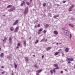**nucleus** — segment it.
Listing matches in <instances>:
<instances>
[{"instance_id": "20", "label": "nucleus", "mask_w": 75, "mask_h": 75, "mask_svg": "<svg viewBox=\"0 0 75 75\" xmlns=\"http://www.w3.org/2000/svg\"><path fill=\"white\" fill-rule=\"evenodd\" d=\"M15 67H14V68H15V69H16V68H17V64H16L15 63Z\"/></svg>"}, {"instance_id": "28", "label": "nucleus", "mask_w": 75, "mask_h": 75, "mask_svg": "<svg viewBox=\"0 0 75 75\" xmlns=\"http://www.w3.org/2000/svg\"><path fill=\"white\" fill-rule=\"evenodd\" d=\"M38 41H39V40H37L35 42V44H37V43L38 42Z\"/></svg>"}, {"instance_id": "51", "label": "nucleus", "mask_w": 75, "mask_h": 75, "mask_svg": "<svg viewBox=\"0 0 75 75\" xmlns=\"http://www.w3.org/2000/svg\"><path fill=\"white\" fill-rule=\"evenodd\" d=\"M11 75H14V74H13V72L12 73V74Z\"/></svg>"}, {"instance_id": "15", "label": "nucleus", "mask_w": 75, "mask_h": 75, "mask_svg": "<svg viewBox=\"0 0 75 75\" xmlns=\"http://www.w3.org/2000/svg\"><path fill=\"white\" fill-rule=\"evenodd\" d=\"M25 61L26 62L28 61V58L27 57H26L25 58Z\"/></svg>"}, {"instance_id": "42", "label": "nucleus", "mask_w": 75, "mask_h": 75, "mask_svg": "<svg viewBox=\"0 0 75 75\" xmlns=\"http://www.w3.org/2000/svg\"><path fill=\"white\" fill-rule=\"evenodd\" d=\"M46 41H47V39H45V41H44V42H46Z\"/></svg>"}, {"instance_id": "18", "label": "nucleus", "mask_w": 75, "mask_h": 75, "mask_svg": "<svg viewBox=\"0 0 75 75\" xmlns=\"http://www.w3.org/2000/svg\"><path fill=\"white\" fill-rule=\"evenodd\" d=\"M53 66L54 67H58V65L57 64H54L53 65Z\"/></svg>"}, {"instance_id": "47", "label": "nucleus", "mask_w": 75, "mask_h": 75, "mask_svg": "<svg viewBox=\"0 0 75 75\" xmlns=\"http://www.w3.org/2000/svg\"><path fill=\"white\" fill-rule=\"evenodd\" d=\"M68 62L69 64H71V63L70 61H69Z\"/></svg>"}, {"instance_id": "10", "label": "nucleus", "mask_w": 75, "mask_h": 75, "mask_svg": "<svg viewBox=\"0 0 75 75\" xmlns=\"http://www.w3.org/2000/svg\"><path fill=\"white\" fill-rule=\"evenodd\" d=\"M65 51L66 52H68L69 51V48L68 47L66 48L65 49Z\"/></svg>"}, {"instance_id": "16", "label": "nucleus", "mask_w": 75, "mask_h": 75, "mask_svg": "<svg viewBox=\"0 0 75 75\" xmlns=\"http://www.w3.org/2000/svg\"><path fill=\"white\" fill-rule=\"evenodd\" d=\"M3 56H4V54L3 53H1L0 55V57H1V58H3Z\"/></svg>"}, {"instance_id": "23", "label": "nucleus", "mask_w": 75, "mask_h": 75, "mask_svg": "<svg viewBox=\"0 0 75 75\" xmlns=\"http://www.w3.org/2000/svg\"><path fill=\"white\" fill-rule=\"evenodd\" d=\"M74 5H72L70 7V8H73L74 7Z\"/></svg>"}, {"instance_id": "58", "label": "nucleus", "mask_w": 75, "mask_h": 75, "mask_svg": "<svg viewBox=\"0 0 75 75\" xmlns=\"http://www.w3.org/2000/svg\"><path fill=\"white\" fill-rule=\"evenodd\" d=\"M56 45H58V43H56Z\"/></svg>"}, {"instance_id": "39", "label": "nucleus", "mask_w": 75, "mask_h": 75, "mask_svg": "<svg viewBox=\"0 0 75 75\" xmlns=\"http://www.w3.org/2000/svg\"><path fill=\"white\" fill-rule=\"evenodd\" d=\"M44 33H46V30H44L43 31Z\"/></svg>"}, {"instance_id": "26", "label": "nucleus", "mask_w": 75, "mask_h": 75, "mask_svg": "<svg viewBox=\"0 0 75 75\" xmlns=\"http://www.w3.org/2000/svg\"><path fill=\"white\" fill-rule=\"evenodd\" d=\"M24 45L25 46V45H26V42L25 41H24Z\"/></svg>"}, {"instance_id": "32", "label": "nucleus", "mask_w": 75, "mask_h": 75, "mask_svg": "<svg viewBox=\"0 0 75 75\" xmlns=\"http://www.w3.org/2000/svg\"><path fill=\"white\" fill-rule=\"evenodd\" d=\"M6 73V71H3L1 72L2 74H5Z\"/></svg>"}, {"instance_id": "44", "label": "nucleus", "mask_w": 75, "mask_h": 75, "mask_svg": "<svg viewBox=\"0 0 75 75\" xmlns=\"http://www.w3.org/2000/svg\"><path fill=\"white\" fill-rule=\"evenodd\" d=\"M37 27H38L37 25H36L35 26V28H37Z\"/></svg>"}, {"instance_id": "7", "label": "nucleus", "mask_w": 75, "mask_h": 75, "mask_svg": "<svg viewBox=\"0 0 75 75\" xmlns=\"http://www.w3.org/2000/svg\"><path fill=\"white\" fill-rule=\"evenodd\" d=\"M42 69H41V70H38L37 71H36V72H38V73H40V72H42Z\"/></svg>"}, {"instance_id": "59", "label": "nucleus", "mask_w": 75, "mask_h": 75, "mask_svg": "<svg viewBox=\"0 0 75 75\" xmlns=\"http://www.w3.org/2000/svg\"><path fill=\"white\" fill-rule=\"evenodd\" d=\"M62 29L63 30H64V28H62Z\"/></svg>"}, {"instance_id": "46", "label": "nucleus", "mask_w": 75, "mask_h": 75, "mask_svg": "<svg viewBox=\"0 0 75 75\" xmlns=\"http://www.w3.org/2000/svg\"><path fill=\"white\" fill-rule=\"evenodd\" d=\"M42 58L43 59L44 58V55H43L42 56Z\"/></svg>"}, {"instance_id": "9", "label": "nucleus", "mask_w": 75, "mask_h": 75, "mask_svg": "<svg viewBox=\"0 0 75 75\" xmlns=\"http://www.w3.org/2000/svg\"><path fill=\"white\" fill-rule=\"evenodd\" d=\"M34 67L35 68H37V69H38V68H39V66H38L37 64H35L34 65Z\"/></svg>"}, {"instance_id": "1", "label": "nucleus", "mask_w": 75, "mask_h": 75, "mask_svg": "<svg viewBox=\"0 0 75 75\" xmlns=\"http://www.w3.org/2000/svg\"><path fill=\"white\" fill-rule=\"evenodd\" d=\"M16 10V7L14 6L13 7L11 8L10 9H8V11L9 12H11L14 11V10Z\"/></svg>"}, {"instance_id": "55", "label": "nucleus", "mask_w": 75, "mask_h": 75, "mask_svg": "<svg viewBox=\"0 0 75 75\" xmlns=\"http://www.w3.org/2000/svg\"><path fill=\"white\" fill-rule=\"evenodd\" d=\"M19 48V47L18 46H17V47H16V48Z\"/></svg>"}, {"instance_id": "38", "label": "nucleus", "mask_w": 75, "mask_h": 75, "mask_svg": "<svg viewBox=\"0 0 75 75\" xmlns=\"http://www.w3.org/2000/svg\"><path fill=\"white\" fill-rule=\"evenodd\" d=\"M66 2V1H63V3H65Z\"/></svg>"}, {"instance_id": "45", "label": "nucleus", "mask_w": 75, "mask_h": 75, "mask_svg": "<svg viewBox=\"0 0 75 75\" xmlns=\"http://www.w3.org/2000/svg\"><path fill=\"white\" fill-rule=\"evenodd\" d=\"M58 51L59 52L61 51V49H60V50H59Z\"/></svg>"}, {"instance_id": "50", "label": "nucleus", "mask_w": 75, "mask_h": 75, "mask_svg": "<svg viewBox=\"0 0 75 75\" xmlns=\"http://www.w3.org/2000/svg\"><path fill=\"white\" fill-rule=\"evenodd\" d=\"M1 68H4V66H2Z\"/></svg>"}, {"instance_id": "60", "label": "nucleus", "mask_w": 75, "mask_h": 75, "mask_svg": "<svg viewBox=\"0 0 75 75\" xmlns=\"http://www.w3.org/2000/svg\"><path fill=\"white\" fill-rule=\"evenodd\" d=\"M5 16V15H3V16H4H4Z\"/></svg>"}, {"instance_id": "12", "label": "nucleus", "mask_w": 75, "mask_h": 75, "mask_svg": "<svg viewBox=\"0 0 75 75\" xmlns=\"http://www.w3.org/2000/svg\"><path fill=\"white\" fill-rule=\"evenodd\" d=\"M52 48V47H47V48L46 49V51H48L49 50H50V49H51Z\"/></svg>"}, {"instance_id": "63", "label": "nucleus", "mask_w": 75, "mask_h": 75, "mask_svg": "<svg viewBox=\"0 0 75 75\" xmlns=\"http://www.w3.org/2000/svg\"><path fill=\"white\" fill-rule=\"evenodd\" d=\"M59 44H61V42H59Z\"/></svg>"}, {"instance_id": "27", "label": "nucleus", "mask_w": 75, "mask_h": 75, "mask_svg": "<svg viewBox=\"0 0 75 75\" xmlns=\"http://www.w3.org/2000/svg\"><path fill=\"white\" fill-rule=\"evenodd\" d=\"M59 52H56V53H55V55H58V54H59Z\"/></svg>"}, {"instance_id": "37", "label": "nucleus", "mask_w": 75, "mask_h": 75, "mask_svg": "<svg viewBox=\"0 0 75 75\" xmlns=\"http://www.w3.org/2000/svg\"><path fill=\"white\" fill-rule=\"evenodd\" d=\"M44 40H45V38H43L41 41L42 42L43 41H44Z\"/></svg>"}, {"instance_id": "36", "label": "nucleus", "mask_w": 75, "mask_h": 75, "mask_svg": "<svg viewBox=\"0 0 75 75\" xmlns=\"http://www.w3.org/2000/svg\"><path fill=\"white\" fill-rule=\"evenodd\" d=\"M38 27H40V24H39L38 25Z\"/></svg>"}, {"instance_id": "19", "label": "nucleus", "mask_w": 75, "mask_h": 75, "mask_svg": "<svg viewBox=\"0 0 75 75\" xmlns=\"http://www.w3.org/2000/svg\"><path fill=\"white\" fill-rule=\"evenodd\" d=\"M26 4L28 6H29V5H30V3L28 1L26 2Z\"/></svg>"}, {"instance_id": "25", "label": "nucleus", "mask_w": 75, "mask_h": 75, "mask_svg": "<svg viewBox=\"0 0 75 75\" xmlns=\"http://www.w3.org/2000/svg\"><path fill=\"white\" fill-rule=\"evenodd\" d=\"M7 40V38H5L4 40H3V41L6 42V41Z\"/></svg>"}, {"instance_id": "2", "label": "nucleus", "mask_w": 75, "mask_h": 75, "mask_svg": "<svg viewBox=\"0 0 75 75\" xmlns=\"http://www.w3.org/2000/svg\"><path fill=\"white\" fill-rule=\"evenodd\" d=\"M28 7H27L24 11V14H27L28 13Z\"/></svg>"}, {"instance_id": "13", "label": "nucleus", "mask_w": 75, "mask_h": 75, "mask_svg": "<svg viewBox=\"0 0 75 75\" xmlns=\"http://www.w3.org/2000/svg\"><path fill=\"white\" fill-rule=\"evenodd\" d=\"M10 30L11 31H14V28L12 27H11L10 28Z\"/></svg>"}, {"instance_id": "54", "label": "nucleus", "mask_w": 75, "mask_h": 75, "mask_svg": "<svg viewBox=\"0 0 75 75\" xmlns=\"http://www.w3.org/2000/svg\"><path fill=\"white\" fill-rule=\"evenodd\" d=\"M29 39L31 40V37L29 38Z\"/></svg>"}, {"instance_id": "3", "label": "nucleus", "mask_w": 75, "mask_h": 75, "mask_svg": "<svg viewBox=\"0 0 75 75\" xmlns=\"http://www.w3.org/2000/svg\"><path fill=\"white\" fill-rule=\"evenodd\" d=\"M66 61H74V59L71 57L68 58L66 59Z\"/></svg>"}, {"instance_id": "61", "label": "nucleus", "mask_w": 75, "mask_h": 75, "mask_svg": "<svg viewBox=\"0 0 75 75\" xmlns=\"http://www.w3.org/2000/svg\"><path fill=\"white\" fill-rule=\"evenodd\" d=\"M1 50V48L0 47V51Z\"/></svg>"}, {"instance_id": "8", "label": "nucleus", "mask_w": 75, "mask_h": 75, "mask_svg": "<svg viewBox=\"0 0 75 75\" xmlns=\"http://www.w3.org/2000/svg\"><path fill=\"white\" fill-rule=\"evenodd\" d=\"M25 4V2L24 1H23V3H22L21 5V6L22 7L23 6V5Z\"/></svg>"}, {"instance_id": "4", "label": "nucleus", "mask_w": 75, "mask_h": 75, "mask_svg": "<svg viewBox=\"0 0 75 75\" xmlns=\"http://www.w3.org/2000/svg\"><path fill=\"white\" fill-rule=\"evenodd\" d=\"M64 33L66 36H68L69 35V32L68 30H65Z\"/></svg>"}, {"instance_id": "11", "label": "nucleus", "mask_w": 75, "mask_h": 75, "mask_svg": "<svg viewBox=\"0 0 75 75\" xmlns=\"http://www.w3.org/2000/svg\"><path fill=\"white\" fill-rule=\"evenodd\" d=\"M45 28H47L48 27H49V25L48 24H46L45 26Z\"/></svg>"}, {"instance_id": "14", "label": "nucleus", "mask_w": 75, "mask_h": 75, "mask_svg": "<svg viewBox=\"0 0 75 75\" xmlns=\"http://www.w3.org/2000/svg\"><path fill=\"white\" fill-rule=\"evenodd\" d=\"M54 33L55 34H56V35H57L58 34V32L57 31H54Z\"/></svg>"}, {"instance_id": "21", "label": "nucleus", "mask_w": 75, "mask_h": 75, "mask_svg": "<svg viewBox=\"0 0 75 75\" xmlns=\"http://www.w3.org/2000/svg\"><path fill=\"white\" fill-rule=\"evenodd\" d=\"M72 8H70V7L69 8V11H72Z\"/></svg>"}, {"instance_id": "48", "label": "nucleus", "mask_w": 75, "mask_h": 75, "mask_svg": "<svg viewBox=\"0 0 75 75\" xmlns=\"http://www.w3.org/2000/svg\"><path fill=\"white\" fill-rule=\"evenodd\" d=\"M61 74H63V71H61Z\"/></svg>"}, {"instance_id": "53", "label": "nucleus", "mask_w": 75, "mask_h": 75, "mask_svg": "<svg viewBox=\"0 0 75 75\" xmlns=\"http://www.w3.org/2000/svg\"><path fill=\"white\" fill-rule=\"evenodd\" d=\"M62 56H64V54H62Z\"/></svg>"}, {"instance_id": "6", "label": "nucleus", "mask_w": 75, "mask_h": 75, "mask_svg": "<svg viewBox=\"0 0 75 75\" xmlns=\"http://www.w3.org/2000/svg\"><path fill=\"white\" fill-rule=\"evenodd\" d=\"M18 27H17L15 29L14 32L15 33H17V31H18Z\"/></svg>"}, {"instance_id": "49", "label": "nucleus", "mask_w": 75, "mask_h": 75, "mask_svg": "<svg viewBox=\"0 0 75 75\" xmlns=\"http://www.w3.org/2000/svg\"><path fill=\"white\" fill-rule=\"evenodd\" d=\"M71 27H74V26L72 25H71Z\"/></svg>"}, {"instance_id": "52", "label": "nucleus", "mask_w": 75, "mask_h": 75, "mask_svg": "<svg viewBox=\"0 0 75 75\" xmlns=\"http://www.w3.org/2000/svg\"><path fill=\"white\" fill-rule=\"evenodd\" d=\"M69 25H70V26H71V24H69Z\"/></svg>"}, {"instance_id": "22", "label": "nucleus", "mask_w": 75, "mask_h": 75, "mask_svg": "<svg viewBox=\"0 0 75 75\" xmlns=\"http://www.w3.org/2000/svg\"><path fill=\"white\" fill-rule=\"evenodd\" d=\"M54 18H57L58 17V15H55L53 16Z\"/></svg>"}, {"instance_id": "34", "label": "nucleus", "mask_w": 75, "mask_h": 75, "mask_svg": "<svg viewBox=\"0 0 75 75\" xmlns=\"http://www.w3.org/2000/svg\"><path fill=\"white\" fill-rule=\"evenodd\" d=\"M46 5V4L45 3L44 4H43V7H45Z\"/></svg>"}, {"instance_id": "57", "label": "nucleus", "mask_w": 75, "mask_h": 75, "mask_svg": "<svg viewBox=\"0 0 75 75\" xmlns=\"http://www.w3.org/2000/svg\"><path fill=\"white\" fill-rule=\"evenodd\" d=\"M57 6H59V4H57Z\"/></svg>"}, {"instance_id": "24", "label": "nucleus", "mask_w": 75, "mask_h": 75, "mask_svg": "<svg viewBox=\"0 0 75 75\" xmlns=\"http://www.w3.org/2000/svg\"><path fill=\"white\" fill-rule=\"evenodd\" d=\"M12 7V5H9V6H7V8H10V7Z\"/></svg>"}, {"instance_id": "33", "label": "nucleus", "mask_w": 75, "mask_h": 75, "mask_svg": "<svg viewBox=\"0 0 75 75\" xmlns=\"http://www.w3.org/2000/svg\"><path fill=\"white\" fill-rule=\"evenodd\" d=\"M42 31V29H40L39 30V31L40 32H41V31Z\"/></svg>"}, {"instance_id": "62", "label": "nucleus", "mask_w": 75, "mask_h": 75, "mask_svg": "<svg viewBox=\"0 0 75 75\" xmlns=\"http://www.w3.org/2000/svg\"><path fill=\"white\" fill-rule=\"evenodd\" d=\"M33 57H35V55H33Z\"/></svg>"}, {"instance_id": "43", "label": "nucleus", "mask_w": 75, "mask_h": 75, "mask_svg": "<svg viewBox=\"0 0 75 75\" xmlns=\"http://www.w3.org/2000/svg\"><path fill=\"white\" fill-rule=\"evenodd\" d=\"M36 75H40V74H39V73H37L36 74Z\"/></svg>"}, {"instance_id": "31", "label": "nucleus", "mask_w": 75, "mask_h": 75, "mask_svg": "<svg viewBox=\"0 0 75 75\" xmlns=\"http://www.w3.org/2000/svg\"><path fill=\"white\" fill-rule=\"evenodd\" d=\"M53 71L54 72V73H55V69H53Z\"/></svg>"}, {"instance_id": "56", "label": "nucleus", "mask_w": 75, "mask_h": 75, "mask_svg": "<svg viewBox=\"0 0 75 75\" xmlns=\"http://www.w3.org/2000/svg\"><path fill=\"white\" fill-rule=\"evenodd\" d=\"M30 2H31L33 1V0H30Z\"/></svg>"}, {"instance_id": "35", "label": "nucleus", "mask_w": 75, "mask_h": 75, "mask_svg": "<svg viewBox=\"0 0 75 75\" xmlns=\"http://www.w3.org/2000/svg\"><path fill=\"white\" fill-rule=\"evenodd\" d=\"M18 46L19 47H20V44L19 43H18Z\"/></svg>"}, {"instance_id": "17", "label": "nucleus", "mask_w": 75, "mask_h": 75, "mask_svg": "<svg viewBox=\"0 0 75 75\" xmlns=\"http://www.w3.org/2000/svg\"><path fill=\"white\" fill-rule=\"evenodd\" d=\"M11 37H10L9 38V41L10 43L11 42Z\"/></svg>"}, {"instance_id": "29", "label": "nucleus", "mask_w": 75, "mask_h": 75, "mask_svg": "<svg viewBox=\"0 0 75 75\" xmlns=\"http://www.w3.org/2000/svg\"><path fill=\"white\" fill-rule=\"evenodd\" d=\"M54 69H59V67H57L55 68H54Z\"/></svg>"}, {"instance_id": "64", "label": "nucleus", "mask_w": 75, "mask_h": 75, "mask_svg": "<svg viewBox=\"0 0 75 75\" xmlns=\"http://www.w3.org/2000/svg\"><path fill=\"white\" fill-rule=\"evenodd\" d=\"M21 38H22V39H23V37H21Z\"/></svg>"}, {"instance_id": "41", "label": "nucleus", "mask_w": 75, "mask_h": 75, "mask_svg": "<svg viewBox=\"0 0 75 75\" xmlns=\"http://www.w3.org/2000/svg\"><path fill=\"white\" fill-rule=\"evenodd\" d=\"M38 34H40V32L39 31H38Z\"/></svg>"}, {"instance_id": "30", "label": "nucleus", "mask_w": 75, "mask_h": 75, "mask_svg": "<svg viewBox=\"0 0 75 75\" xmlns=\"http://www.w3.org/2000/svg\"><path fill=\"white\" fill-rule=\"evenodd\" d=\"M50 72L51 74H53V70H51L50 71Z\"/></svg>"}, {"instance_id": "5", "label": "nucleus", "mask_w": 75, "mask_h": 75, "mask_svg": "<svg viewBox=\"0 0 75 75\" xmlns=\"http://www.w3.org/2000/svg\"><path fill=\"white\" fill-rule=\"evenodd\" d=\"M18 20H16L15 22L13 23V25H16L18 23Z\"/></svg>"}, {"instance_id": "40", "label": "nucleus", "mask_w": 75, "mask_h": 75, "mask_svg": "<svg viewBox=\"0 0 75 75\" xmlns=\"http://www.w3.org/2000/svg\"><path fill=\"white\" fill-rule=\"evenodd\" d=\"M71 37H72V35L71 34H70V38H71Z\"/></svg>"}]
</instances>
